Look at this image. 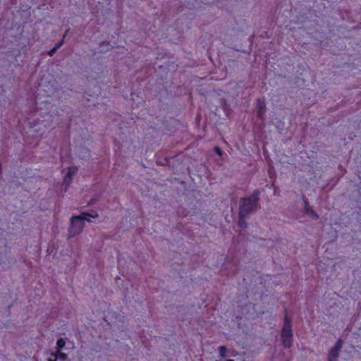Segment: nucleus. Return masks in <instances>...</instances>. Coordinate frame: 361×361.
Segmentation results:
<instances>
[{
    "label": "nucleus",
    "mask_w": 361,
    "mask_h": 361,
    "mask_svg": "<svg viewBox=\"0 0 361 361\" xmlns=\"http://www.w3.org/2000/svg\"><path fill=\"white\" fill-rule=\"evenodd\" d=\"M259 191L254 190L250 197L241 198L240 200L239 212L241 216H247L257 208Z\"/></svg>",
    "instance_id": "obj_1"
},
{
    "label": "nucleus",
    "mask_w": 361,
    "mask_h": 361,
    "mask_svg": "<svg viewBox=\"0 0 361 361\" xmlns=\"http://www.w3.org/2000/svg\"><path fill=\"white\" fill-rule=\"evenodd\" d=\"M97 216V212H94V214L82 212L80 215L72 216L69 228V235L73 237L80 233L83 228L85 221H90V218H96Z\"/></svg>",
    "instance_id": "obj_2"
},
{
    "label": "nucleus",
    "mask_w": 361,
    "mask_h": 361,
    "mask_svg": "<svg viewBox=\"0 0 361 361\" xmlns=\"http://www.w3.org/2000/svg\"><path fill=\"white\" fill-rule=\"evenodd\" d=\"M281 342L286 348H290L293 345V330L291 318L286 309L284 310V324L281 329Z\"/></svg>",
    "instance_id": "obj_3"
},
{
    "label": "nucleus",
    "mask_w": 361,
    "mask_h": 361,
    "mask_svg": "<svg viewBox=\"0 0 361 361\" xmlns=\"http://www.w3.org/2000/svg\"><path fill=\"white\" fill-rule=\"evenodd\" d=\"M343 341L341 339H338L334 347H332L329 351L328 356V361H336L338 356L339 352L342 348Z\"/></svg>",
    "instance_id": "obj_4"
},
{
    "label": "nucleus",
    "mask_w": 361,
    "mask_h": 361,
    "mask_svg": "<svg viewBox=\"0 0 361 361\" xmlns=\"http://www.w3.org/2000/svg\"><path fill=\"white\" fill-rule=\"evenodd\" d=\"M256 108L257 110V117L262 121L264 120L265 101L264 98L257 99Z\"/></svg>",
    "instance_id": "obj_5"
},
{
    "label": "nucleus",
    "mask_w": 361,
    "mask_h": 361,
    "mask_svg": "<svg viewBox=\"0 0 361 361\" xmlns=\"http://www.w3.org/2000/svg\"><path fill=\"white\" fill-rule=\"evenodd\" d=\"M304 203L306 213L311 216L313 219H317L319 218L318 214L309 205L308 201L306 199H304Z\"/></svg>",
    "instance_id": "obj_6"
},
{
    "label": "nucleus",
    "mask_w": 361,
    "mask_h": 361,
    "mask_svg": "<svg viewBox=\"0 0 361 361\" xmlns=\"http://www.w3.org/2000/svg\"><path fill=\"white\" fill-rule=\"evenodd\" d=\"M75 171H76V169L75 168L69 167L68 169V173H67L66 176L64 178V181L65 182L71 181V179H72V177L73 176V175L75 173Z\"/></svg>",
    "instance_id": "obj_7"
},
{
    "label": "nucleus",
    "mask_w": 361,
    "mask_h": 361,
    "mask_svg": "<svg viewBox=\"0 0 361 361\" xmlns=\"http://www.w3.org/2000/svg\"><path fill=\"white\" fill-rule=\"evenodd\" d=\"M54 355L57 360L64 361L67 359L68 355L66 353H63L61 350H56L55 353H52Z\"/></svg>",
    "instance_id": "obj_8"
},
{
    "label": "nucleus",
    "mask_w": 361,
    "mask_h": 361,
    "mask_svg": "<svg viewBox=\"0 0 361 361\" xmlns=\"http://www.w3.org/2000/svg\"><path fill=\"white\" fill-rule=\"evenodd\" d=\"M66 345V342L63 338H61L58 339L56 342V350H62Z\"/></svg>",
    "instance_id": "obj_9"
},
{
    "label": "nucleus",
    "mask_w": 361,
    "mask_h": 361,
    "mask_svg": "<svg viewBox=\"0 0 361 361\" xmlns=\"http://www.w3.org/2000/svg\"><path fill=\"white\" fill-rule=\"evenodd\" d=\"M246 217L247 216H241L239 214L238 225L242 228L247 227V223L245 219Z\"/></svg>",
    "instance_id": "obj_10"
},
{
    "label": "nucleus",
    "mask_w": 361,
    "mask_h": 361,
    "mask_svg": "<svg viewBox=\"0 0 361 361\" xmlns=\"http://www.w3.org/2000/svg\"><path fill=\"white\" fill-rule=\"evenodd\" d=\"M63 42V40H61V42H58L56 44V46L48 52L49 55L51 56H53L54 54L56 52V51L62 45Z\"/></svg>",
    "instance_id": "obj_11"
},
{
    "label": "nucleus",
    "mask_w": 361,
    "mask_h": 361,
    "mask_svg": "<svg viewBox=\"0 0 361 361\" xmlns=\"http://www.w3.org/2000/svg\"><path fill=\"white\" fill-rule=\"evenodd\" d=\"M219 355L220 357H224L226 356V348L225 346H220L219 347Z\"/></svg>",
    "instance_id": "obj_12"
},
{
    "label": "nucleus",
    "mask_w": 361,
    "mask_h": 361,
    "mask_svg": "<svg viewBox=\"0 0 361 361\" xmlns=\"http://www.w3.org/2000/svg\"><path fill=\"white\" fill-rule=\"evenodd\" d=\"M214 151L219 156H221L223 154L222 149L219 146H215L214 147Z\"/></svg>",
    "instance_id": "obj_13"
},
{
    "label": "nucleus",
    "mask_w": 361,
    "mask_h": 361,
    "mask_svg": "<svg viewBox=\"0 0 361 361\" xmlns=\"http://www.w3.org/2000/svg\"><path fill=\"white\" fill-rule=\"evenodd\" d=\"M48 361H57L56 357L54 355H52V353H51V356L48 358Z\"/></svg>",
    "instance_id": "obj_14"
},
{
    "label": "nucleus",
    "mask_w": 361,
    "mask_h": 361,
    "mask_svg": "<svg viewBox=\"0 0 361 361\" xmlns=\"http://www.w3.org/2000/svg\"><path fill=\"white\" fill-rule=\"evenodd\" d=\"M226 361H234V360L229 359V360H227Z\"/></svg>",
    "instance_id": "obj_15"
},
{
    "label": "nucleus",
    "mask_w": 361,
    "mask_h": 361,
    "mask_svg": "<svg viewBox=\"0 0 361 361\" xmlns=\"http://www.w3.org/2000/svg\"><path fill=\"white\" fill-rule=\"evenodd\" d=\"M196 119H197V120H199V119H200V116H197L196 117Z\"/></svg>",
    "instance_id": "obj_16"
}]
</instances>
